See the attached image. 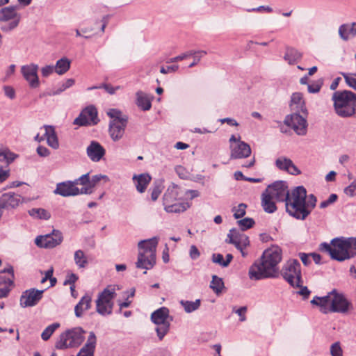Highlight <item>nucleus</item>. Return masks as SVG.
Listing matches in <instances>:
<instances>
[{
	"label": "nucleus",
	"instance_id": "obj_5",
	"mask_svg": "<svg viewBox=\"0 0 356 356\" xmlns=\"http://www.w3.org/2000/svg\"><path fill=\"white\" fill-rule=\"evenodd\" d=\"M334 110L342 118L351 117L356 113V94L350 90L337 91L332 96Z\"/></svg>",
	"mask_w": 356,
	"mask_h": 356
},
{
	"label": "nucleus",
	"instance_id": "obj_16",
	"mask_svg": "<svg viewBox=\"0 0 356 356\" xmlns=\"http://www.w3.org/2000/svg\"><path fill=\"white\" fill-rule=\"evenodd\" d=\"M98 122L97 111L95 107L90 106L81 112L74 119V124L79 126L95 125Z\"/></svg>",
	"mask_w": 356,
	"mask_h": 356
},
{
	"label": "nucleus",
	"instance_id": "obj_61",
	"mask_svg": "<svg viewBox=\"0 0 356 356\" xmlns=\"http://www.w3.org/2000/svg\"><path fill=\"white\" fill-rule=\"evenodd\" d=\"M212 261L213 263L218 264L220 266L223 267V264L225 263V259L223 258L222 254H213Z\"/></svg>",
	"mask_w": 356,
	"mask_h": 356
},
{
	"label": "nucleus",
	"instance_id": "obj_11",
	"mask_svg": "<svg viewBox=\"0 0 356 356\" xmlns=\"http://www.w3.org/2000/svg\"><path fill=\"white\" fill-rule=\"evenodd\" d=\"M17 6H8L0 10L1 29L9 32L17 28L21 20V15L17 12Z\"/></svg>",
	"mask_w": 356,
	"mask_h": 356
},
{
	"label": "nucleus",
	"instance_id": "obj_30",
	"mask_svg": "<svg viewBox=\"0 0 356 356\" xmlns=\"http://www.w3.org/2000/svg\"><path fill=\"white\" fill-rule=\"evenodd\" d=\"M84 175H86V181L84 184H81L83 188H88L90 191L88 194H91L93 193V188L96 186V184L104 179L105 181H108L109 179L106 175H96L92 177L90 179L89 173H86Z\"/></svg>",
	"mask_w": 356,
	"mask_h": 356
},
{
	"label": "nucleus",
	"instance_id": "obj_21",
	"mask_svg": "<svg viewBox=\"0 0 356 356\" xmlns=\"http://www.w3.org/2000/svg\"><path fill=\"white\" fill-rule=\"evenodd\" d=\"M13 269L12 267L0 272V298L6 297L10 291V287L13 283Z\"/></svg>",
	"mask_w": 356,
	"mask_h": 356
},
{
	"label": "nucleus",
	"instance_id": "obj_7",
	"mask_svg": "<svg viewBox=\"0 0 356 356\" xmlns=\"http://www.w3.org/2000/svg\"><path fill=\"white\" fill-rule=\"evenodd\" d=\"M85 333L86 331L81 327L69 329L60 334L55 346L59 350L77 348L84 341Z\"/></svg>",
	"mask_w": 356,
	"mask_h": 356
},
{
	"label": "nucleus",
	"instance_id": "obj_49",
	"mask_svg": "<svg viewBox=\"0 0 356 356\" xmlns=\"http://www.w3.org/2000/svg\"><path fill=\"white\" fill-rule=\"evenodd\" d=\"M323 85V80H317L310 84H308L307 89L310 93H317L320 91Z\"/></svg>",
	"mask_w": 356,
	"mask_h": 356
},
{
	"label": "nucleus",
	"instance_id": "obj_17",
	"mask_svg": "<svg viewBox=\"0 0 356 356\" xmlns=\"http://www.w3.org/2000/svg\"><path fill=\"white\" fill-rule=\"evenodd\" d=\"M266 191L275 198L276 201L286 202L290 191L288 189L286 181H278L269 185Z\"/></svg>",
	"mask_w": 356,
	"mask_h": 356
},
{
	"label": "nucleus",
	"instance_id": "obj_60",
	"mask_svg": "<svg viewBox=\"0 0 356 356\" xmlns=\"http://www.w3.org/2000/svg\"><path fill=\"white\" fill-rule=\"evenodd\" d=\"M3 90L5 95L8 98L13 99L15 97V91L14 88L9 86H6L3 87Z\"/></svg>",
	"mask_w": 356,
	"mask_h": 356
},
{
	"label": "nucleus",
	"instance_id": "obj_13",
	"mask_svg": "<svg viewBox=\"0 0 356 356\" xmlns=\"http://www.w3.org/2000/svg\"><path fill=\"white\" fill-rule=\"evenodd\" d=\"M305 114L300 115V113H293L286 116L284 122L286 125L291 127L299 136H305L307 131V122Z\"/></svg>",
	"mask_w": 356,
	"mask_h": 356
},
{
	"label": "nucleus",
	"instance_id": "obj_32",
	"mask_svg": "<svg viewBox=\"0 0 356 356\" xmlns=\"http://www.w3.org/2000/svg\"><path fill=\"white\" fill-rule=\"evenodd\" d=\"M133 179L135 181L137 191L139 193H143L151 181V177L148 174H140L134 175Z\"/></svg>",
	"mask_w": 356,
	"mask_h": 356
},
{
	"label": "nucleus",
	"instance_id": "obj_25",
	"mask_svg": "<svg viewBox=\"0 0 356 356\" xmlns=\"http://www.w3.org/2000/svg\"><path fill=\"white\" fill-rule=\"evenodd\" d=\"M276 167L283 171L293 175H298L300 174V170L295 165L293 161L286 157L281 156L275 161Z\"/></svg>",
	"mask_w": 356,
	"mask_h": 356
},
{
	"label": "nucleus",
	"instance_id": "obj_62",
	"mask_svg": "<svg viewBox=\"0 0 356 356\" xmlns=\"http://www.w3.org/2000/svg\"><path fill=\"white\" fill-rule=\"evenodd\" d=\"M102 88H104L110 95H113L117 90L120 89V86L114 88L110 84L103 83L102 84Z\"/></svg>",
	"mask_w": 356,
	"mask_h": 356
},
{
	"label": "nucleus",
	"instance_id": "obj_3",
	"mask_svg": "<svg viewBox=\"0 0 356 356\" xmlns=\"http://www.w3.org/2000/svg\"><path fill=\"white\" fill-rule=\"evenodd\" d=\"M311 303L318 306L323 314L331 312L346 314L353 309L352 303L344 296L334 289L323 297L315 296Z\"/></svg>",
	"mask_w": 356,
	"mask_h": 356
},
{
	"label": "nucleus",
	"instance_id": "obj_4",
	"mask_svg": "<svg viewBox=\"0 0 356 356\" xmlns=\"http://www.w3.org/2000/svg\"><path fill=\"white\" fill-rule=\"evenodd\" d=\"M321 250L329 253L332 259L343 261L356 255V238H335L331 244L322 243Z\"/></svg>",
	"mask_w": 356,
	"mask_h": 356
},
{
	"label": "nucleus",
	"instance_id": "obj_48",
	"mask_svg": "<svg viewBox=\"0 0 356 356\" xmlns=\"http://www.w3.org/2000/svg\"><path fill=\"white\" fill-rule=\"evenodd\" d=\"M237 222L243 231L251 228L254 224V220L251 218H245Z\"/></svg>",
	"mask_w": 356,
	"mask_h": 356
},
{
	"label": "nucleus",
	"instance_id": "obj_46",
	"mask_svg": "<svg viewBox=\"0 0 356 356\" xmlns=\"http://www.w3.org/2000/svg\"><path fill=\"white\" fill-rule=\"evenodd\" d=\"M75 83L74 79H68L65 82H63L60 86L56 90L53 92V95H57L60 94L62 92L65 91L66 89L72 87Z\"/></svg>",
	"mask_w": 356,
	"mask_h": 356
},
{
	"label": "nucleus",
	"instance_id": "obj_10",
	"mask_svg": "<svg viewBox=\"0 0 356 356\" xmlns=\"http://www.w3.org/2000/svg\"><path fill=\"white\" fill-rule=\"evenodd\" d=\"M152 321L156 325L155 331L159 340H162L170 330L172 318L167 307H161L151 314Z\"/></svg>",
	"mask_w": 356,
	"mask_h": 356
},
{
	"label": "nucleus",
	"instance_id": "obj_35",
	"mask_svg": "<svg viewBox=\"0 0 356 356\" xmlns=\"http://www.w3.org/2000/svg\"><path fill=\"white\" fill-rule=\"evenodd\" d=\"M70 60L66 57L59 59L57 60L56 65H54L55 67V72L59 75L64 74L70 70Z\"/></svg>",
	"mask_w": 356,
	"mask_h": 356
},
{
	"label": "nucleus",
	"instance_id": "obj_15",
	"mask_svg": "<svg viewBox=\"0 0 356 356\" xmlns=\"http://www.w3.org/2000/svg\"><path fill=\"white\" fill-rule=\"evenodd\" d=\"M38 65L33 63L22 65L20 68L23 78L31 88H37L40 85L38 74Z\"/></svg>",
	"mask_w": 356,
	"mask_h": 356
},
{
	"label": "nucleus",
	"instance_id": "obj_52",
	"mask_svg": "<svg viewBox=\"0 0 356 356\" xmlns=\"http://www.w3.org/2000/svg\"><path fill=\"white\" fill-rule=\"evenodd\" d=\"M207 54L205 51H194L193 54V62L189 65V67H193L196 65L201 60L202 57Z\"/></svg>",
	"mask_w": 356,
	"mask_h": 356
},
{
	"label": "nucleus",
	"instance_id": "obj_31",
	"mask_svg": "<svg viewBox=\"0 0 356 356\" xmlns=\"http://www.w3.org/2000/svg\"><path fill=\"white\" fill-rule=\"evenodd\" d=\"M273 198L266 191L261 195V206L264 210L269 213H273L276 211L277 207Z\"/></svg>",
	"mask_w": 356,
	"mask_h": 356
},
{
	"label": "nucleus",
	"instance_id": "obj_44",
	"mask_svg": "<svg viewBox=\"0 0 356 356\" xmlns=\"http://www.w3.org/2000/svg\"><path fill=\"white\" fill-rule=\"evenodd\" d=\"M211 288L216 293H220L224 287L222 280L216 275H213L210 284Z\"/></svg>",
	"mask_w": 356,
	"mask_h": 356
},
{
	"label": "nucleus",
	"instance_id": "obj_34",
	"mask_svg": "<svg viewBox=\"0 0 356 356\" xmlns=\"http://www.w3.org/2000/svg\"><path fill=\"white\" fill-rule=\"evenodd\" d=\"M136 104L143 111H148L151 108L152 104L147 95L142 91L136 93Z\"/></svg>",
	"mask_w": 356,
	"mask_h": 356
},
{
	"label": "nucleus",
	"instance_id": "obj_24",
	"mask_svg": "<svg viewBox=\"0 0 356 356\" xmlns=\"http://www.w3.org/2000/svg\"><path fill=\"white\" fill-rule=\"evenodd\" d=\"M127 121V119H122V121L118 120L115 122H110L108 131L113 141H118L123 137Z\"/></svg>",
	"mask_w": 356,
	"mask_h": 356
},
{
	"label": "nucleus",
	"instance_id": "obj_64",
	"mask_svg": "<svg viewBox=\"0 0 356 356\" xmlns=\"http://www.w3.org/2000/svg\"><path fill=\"white\" fill-rule=\"evenodd\" d=\"M37 153L42 157H47L50 154V151L44 146H39L37 148Z\"/></svg>",
	"mask_w": 356,
	"mask_h": 356
},
{
	"label": "nucleus",
	"instance_id": "obj_28",
	"mask_svg": "<svg viewBox=\"0 0 356 356\" xmlns=\"http://www.w3.org/2000/svg\"><path fill=\"white\" fill-rule=\"evenodd\" d=\"M92 298L90 296L86 294L83 296L78 304L74 307L75 316L80 318L83 316L84 312L88 310L91 307Z\"/></svg>",
	"mask_w": 356,
	"mask_h": 356
},
{
	"label": "nucleus",
	"instance_id": "obj_42",
	"mask_svg": "<svg viewBox=\"0 0 356 356\" xmlns=\"http://www.w3.org/2000/svg\"><path fill=\"white\" fill-rule=\"evenodd\" d=\"M347 86L356 91V73L341 72Z\"/></svg>",
	"mask_w": 356,
	"mask_h": 356
},
{
	"label": "nucleus",
	"instance_id": "obj_57",
	"mask_svg": "<svg viewBox=\"0 0 356 356\" xmlns=\"http://www.w3.org/2000/svg\"><path fill=\"white\" fill-rule=\"evenodd\" d=\"M78 276L74 273H70L67 275L65 280L64 281V285L70 284V286L75 285V282L78 280Z\"/></svg>",
	"mask_w": 356,
	"mask_h": 356
},
{
	"label": "nucleus",
	"instance_id": "obj_41",
	"mask_svg": "<svg viewBox=\"0 0 356 356\" xmlns=\"http://www.w3.org/2000/svg\"><path fill=\"white\" fill-rule=\"evenodd\" d=\"M16 157V154L10 152L7 148L0 149V161L10 164L15 159Z\"/></svg>",
	"mask_w": 356,
	"mask_h": 356
},
{
	"label": "nucleus",
	"instance_id": "obj_26",
	"mask_svg": "<svg viewBox=\"0 0 356 356\" xmlns=\"http://www.w3.org/2000/svg\"><path fill=\"white\" fill-rule=\"evenodd\" d=\"M290 107L294 113H302L307 115V110L303 99L302 94L294 92L291 95Z\"/></svg>",
	"mask_w": 356,
	"mask_h": 356
},
{
	"label": "nucleus",
	"instance_id": "obj_39",
	"mask_svg": "<svg viewBox=\"0 0 356 356\" xmlns=\"http://www.w3.org/2000/svg\"><path fill=\"white\" fill-rule=\"evenodd\" d=\"M180 305L184 307V311L186 313H191L197 310L201 305L200 299H197L195 301H188L181 300L179 301Z\"/></svg>",
	"mask_w": 356,
	"mask_h": 356
},
{
	"label": "nucleus",
	"instance_id": "obj_8",
	"mask_svg": "<svg viewBox=\"0 0 356 356\" xmlns=\"http://www.w3.org/2000/svg\"><path fill=\"white\" fill-rule=\"evenodd\" d=\"M119 289L115 285H108L98 294L95 301L96 311L102 316L110 315L113 312V300L116 297V291Z\"/></svg>",
	"mask_w": 356,
	"mask_h": 356
},
{
	"label": "nucleus",
	"instance_id": "obj_2",
	"mask_svg": "<svg viewBox=\"0 0 356 356\" xmlns=\"http://www.w3.org/2000/svg\"><path fill=\"white\" fill-rule=\"evenodd\" d=\"M314 195H307V190L302 186L295 187L289 191L285 207L286 212L298 220H305L311 213L316 204Z\"/></svg>",
	"mask_w": 356,
	"mask_h": 356
},
{
	"label": "nucleus",
	"instance_id": "obj_22",
	"mask_svg": "<svg viewBox=\"0 0 356 356\" xmlns=\"http://www.w3.org/2000/svg\"><path fill=\"white\" fill-rule=\"evenodd\" d=\"M43 290L31 289L24 291L20 297V305L22 307H33L42 298Z\"/></svg>",
	"mask_w": 356,
	"mask_h": 356
},
{
	"label": "nucleus",
	"instance_id": "obj_12",
	"mask_svg": "<svg viewBox=\"0 0 356 356\" xmlns=\"http://www.w3.org/2000/svg\"><path fill=\"white\" fill-rule=\"evenodd\" d=\"M281 274L292 286H300L301 279L300 264L298 260H289L283 266Z\"/></svg>",
	"mask_w": 356,
	"mask_h": 356
},
{
	"label": "nucleus",
	"instance_id": "obj_36",
	"mask_svg": "<svg viewBox=\"0 0 356 356\" xmlns=\"http://www.w3.org/2000/svg\"><path fill=\"white\" fill-rule=\"evenodd\" d=\"M302 58V54L293 48H287L284 59L290 65H293Z\"/></svg>",
	"mask_w": 356,
	"mask_h": 356
},
{
	"label": "nucleus",
	"instance_id": "obj_38",
	"mask_svg": "<svg viewBox=\"0 0 356 356\" xmlns=\"http://www.w3.org/2000/svg\"><path fill=\"white\" fill-rule=\"evenodd\" d=\"M165 210L170 213H179L186 211L189 208L190 205L188 203H170L164 204Z\"/></svg>",
	"mask_w": 356,
	"mask_h": 356
},
{
	"label": "nucleus",
	"instance_id": "obj_19",
	"mask_svg": "<svg viewBox=\"0 0 356 356\" xmlns=\"http://www.w3.org/2000/svg\"><path fill=\"white\" fill-rule=\"evenodd\" d=\"M229 149L231 159H245L249 157L252 152L250 146L242 141L240 136L238 138V144H231Z\"/></svg>",
	"mask_w": 356,
	"mask_h": 356
},
{
	"label": "nucleus",
	"instance_id": "obj_18",
	"mask_svg": "<svg viewBox=\"0 0 356 356\" xmlns=\"http://www.w3.org/2000/svg\"><path fill=\"white\" fill-rule=\"evenodd\" d=\"M227 243L234 245V246L241 252L242 257H245L247 252L244 250L249 245L250 241L248 237L243 234H240L236 229H231L227 234Z\"/></svg>",
	"mask_w": 356,
	"mask_h": 356
},
{
	"label": "nucleus",
	"instance_id": "obj_59",
	"mask_svg": "<svg viewBox=\"0 0 356 356\" xmlns=\"http://www.w3.org/2000/svg\"><path fill=\"white\" fill-rule=\"evenodd\" d=\"M302 281L300 282V286H296L297 288H300V290L297 292L299 295L302 296L303 299L308 298L310 291L307 289V286H302Z\"/></svg>",
	"mask_w": 356,
	"mask_h": 356
},
{
	"label": "nucleus",
	"instance_id": "obj_47",
	"mask_svg": "<svg viewBox=\"0 0 356 356\" xmlns=\"http://www.w3.org/2000/svg\"><path fill=\"white\" fill-rule=\"evenodd\" d=\"M247 205L244 203H241L237 207H234L232 211L234 212V216L236 219L241 218L245 215V209Z\"/></svg>",
	"mask_w": 356,
	"mask_h": 356
},
{
	"label": "nucleus",
	"instance_id": "obj_23",
	"mask_svg": "<svg viewBox=\"0 0 356 356\" xmlns=\"http://www.w3.org/2000/svg\"><path fill=\"white\" fill-rule=\"evenodd\" d=\"M87 156L93 162H99L105 155L106 150L97 141L92 140L86 148Z\"/></svg>",
	"mask_w": 356,
	"mask_h": 356
},
{
	"label": "nucleus",
	"instance_id": "obj_40",
	"mask_svg": "<svg viewBox=\"0 0 356 356\" xmlns=\"http://www.w3.org/2000/svg\"><path fill=\"white\" fill-rule=\"evenodd\" d=\"M29 213L34 218L41 220H49L51 218V213L42 208H33L29 211Z\"/></svg>",
	"mask_w": 356,
	"mask_h": 356
},
{
	"label": "nucleus",
	"instance_id": "obj_58",
	"mask_svg": "<svg viewBox=\"0 0 356 356\" xmlns=\"http://www.w3.org/2000/svg\"><path fill=\"white\" fill-rule=\"evenodd\" d=\"M347 29V24H342L339 29V34L343 40H347L349 38Z\"/></svg>",
	"mask_w": 356,
	"mask_h": 356
},
{
	"label": "nucleus",
	"instance_id": "obj_56",
	"mask_svg": "<svg viewBox=\"0 0 356 356\" xmlns=\"http://www.w3.org/2000/svg\"><path fill=\"white\" fill-rule=\"evenodd\" d=\"M41 74L44 77H47L54 72H55V67L54 65H45L41 68Z\"/></svg>",
	"mask_w": 356,
	"mask_h": 356
},
{
	"label": "nucleus",
	"instance_id": "obj_6",
	"mask_svg": "<svg viewBox=\"0 0 356 356\" xmlns=\"http://www.w3.org/2000/svg\"><path fill=\"white\" fill-rule=\"evenodd\" d=\"M159 239L153 237L140 241L138 244L139 252L136 263L138 268L151 269L156 264V251Z\"/></svg>",
	"mask_w": 356,
	"mask_h": 356
},
{
	"label": "nucleus",
	"instance_id": "obj_37",
	"mask_svg": "<svg viewBox=\"0 0 356 356\" xmlns=\"http://www.w3.org/2000/svg\"><path fill=\"white\" fill-rule=\"evenodd\" d=\"M74 261L79 268H85L88 264L87 257L81 250L75 251Z\"/></svg>",
	"mask_w": 356,
	"mask_h": 356
},
{
	"label": "nucleus",
	"instance_id": "obj_20",
	"mask_svg": "<svg viewBox=\"0 0 356 356\" xmlns=\"http://www.w3.org/2000/svg\"><path fill=\"white\" fill-rule=\"evenodd\" d=\"M23 202V198L19 194L8 192L3 193L0 196V208L3 209L11 210L16 209Z\"/></svg>",
	"mask_w": 356,
	"mask_h": 356
},
{
	"label": "nucleus",
	"instance_id": "obj_54",
	"mask_svg": "<svg viewBox=\"0 0 356 356\" xmlns=\"http://www.w3.org/2000/svg\"><path fill=\"white\" fill-rule=\"evenodd\" d=\"M337 195L336 194H331L327 200L323 201L320 203V208L325 209L331 204L335 202L337 200Z\"/></svg>",
	"mask_w": 356,
	"mask_h": 356
},
{
	"label": "nucleus",
	"instance_id": "obj_27",
	"mask_svg": "<svg viewBox=\"0 0 356 356\" xmlns=\"http://www.w3.org/2000/svg\"><path fill=\"white\" fill-rule=\"evenodd\" d=\"M97 343V338L93 332H90L86 344L81 348L77 356H93Z\"/></svg>",
	"mask_w": 356,
	"mask_h": 356
},
{
	"label": "nucleus",
	"instance_id": "obj_63",
	"mask_svg": "<svg viewBox=\"0 0 356 356\" xmlns=\"http://www.w3.org/2000/svg\"><path fill=\"white\" fill-rule=\"evenodd\" d=\"M189 254H190V257L192 259H197L200 255V253L198 249L194 245L191 246Z\"/></svg>",
	"mask_w": 356,
	"mask_h": 356
},
{
	"label": "nucleus",
	"instance_id": "obj_53",
	"mask_svg": "<svg viewBox=\"0 0 356 356\" xmlns=\"http://www.w3.org/2000/svg\"><path fill=\"white\" fill-rule=\"evenodd\" d=\"M344 193L349 197L356 195V182L355 181L344 188Z\"/></svg>",
	"mask_w": 356,
	"mask_h": 356
},
{
	"label": "nucleus",
	"instance_id": "obj_45",
	"mask_svg": "<svg viewBox=\"0 0 356 356\" xmlns=\"http://www.w3.org/2000/svg\"><path fill=\"white\" fill-rule=\"evenodd\" d=\"M60 327V324L58 323H54L51 325L47 326L44 330L42 332L41 337L43 340H48L52 334L55 332V330Z\"/></svg>",
	"mask_w": 356,
	"mask_h": 356
},
{
	"label": "nucleus",
	"instance_id": "obj_33",
	"mask_svg": "<svg viewBox=\"0 0 356 356\" xmlns=\"http://www.w3.org/2000/svg\"><path fill=\"white\" fill-rule=\"evenodd\" d=\"M180 188L173 184L170 186L163 196L164 204H170L178 199Z\"/></svg>",
	"mask_w": 356,
	"mask_h": 356
},
{
	"label": "nucleus",
	"instance_id": "obj_55",
	"mask_svg": "<svg viewBox=\"0 0 356 356\" xmlns=\"http://www.w3.org/2000/svg\"><path fill=\"white\" fill-rule=\"evenodd\" d=\"M247 307L244 306V307H241L238 309H236V307H233V312L236 313V314H238L240 317V321L241 322H243L246 320V316H245V314L247 312Z\"/></svg>",
	"mask_w": 356,
	"mask_h": 356
},
{
	"label": "nucleus",
	"instance_id": "obj_1",
	"mask_svg": "<svg viewBox=\"0 0 356 356\" xmlns=\"http://www.w3.org/2000/svg\"><path fill=\"white\" fill-rule=\"evenodd\" d=\"M282 259V251L278 245H272L266 249L259 261H256L249 269L250 280H259L275 278L279 275L278 264Z\"/></svg>",
	"mask_w": 356,
	"mask_h": 356
},
{
	"label": "nucleus",
	"instance_id": "obj_50",
	"mask_svg": "<svg viewBox=\"0 0 356 356\" xmlns=\"http://www.w3.org/2000/svg\"><path fill=\"white\" fill-rule=\"evenodd\" d=\"M330 354L332 356H343V350L339 341L331 345Z\"/></svg>",
	"mask_w": 356,
	"mask_h": 356
},
{
	"label": "nucleus",
	"instance_id": "obj_43",
	"mask_svg": "<svg viewBox=\"0 0 356 356\" xmlns=\"http://www.w3.org/2000/svg\"><path fill=\"white\" fill-rule=\"evenodd\" d=\"M107 115L113 120L110 122H115V121H122V119H127L128 120V118L125 115H122V112L115 108H111L107 111Z\"/></svg>",
	"mask_w": 356,
	"mask_h": 356
},
{
	"label": "nucleus",
	"instance_id": "obj_29",
	"mask_svg": "<svg viewBox=\"0 0 356 356\" xmlns=\"http://www.w3.org/2000/svg\"><path fill=\"white\" fill-rule=\"evenodd\" d=\"M43 128L45 130L44 137L47 139L48 145L54 149H58L59 143L54 127L50 125H44Z\"/></svg>",
	"mask_w": 356,
	"mask_h": 356
},
{
	"label": "nucleus",
	"instance_id": "obj_9",
	"mask_svg": "<svg viewBox=\"0 0 356 356\" xmlns=\"http://www.w3.org/2000/svg\"><path fill=\"white\" fill-rule=\"evenodd\" d=\"M86 181V175H82L74 181H66L56 184L54 193L63 197L76 196L80 194L88 195L90 191L88 188H79L78 185Z\"/></svg>",
	"mask_w": 356,
	"mask_h": 356
},
{
	"label": "nucleus",
	"instance_id": "obj_14",
	"mask_svg": "<svg viewBox=\"0 0 356 356\" xmlns=\"http://www.w3.org/2000/svg\"><path fill=\"white\" fill-rule=\"evenodd\" d=\"M63 239V234L60 231L53 230L51 234L37 236L35 243L40 248H53L60 245Z\"/></svg>",
	"mask_w": 356,
	"mask_h": 356
},
{
	"label": "nucleus",
	"instance_id": "obj_51",
	"mask_svg": "<svg viewBox=\"0 0 356 356\" xmlns=\"http://www.w3.org/2000/svg\"><path fill=\"white\" fill-rule=\"evenodd\" d=\"M194 54V51L193 50H190V51H188L185 53H183L177 56H175V57H173V58H170L167 63H175V62H178V61H180V60H182L185 58H187L188 57H190L192 55H193Z\"/></svg>",
	"mask_w": 356,
	"mask_h": 356
}]
</instances>
